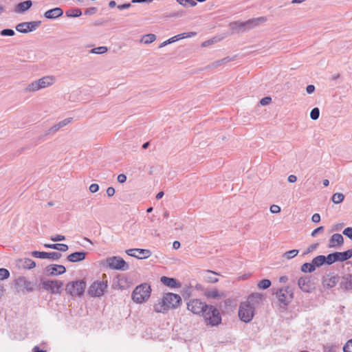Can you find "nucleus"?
I'll list each match as a JSON object with an SVG mask.
<instances>
[{"label": "nucleus", "mask_w": 352, "mask_h": 352, "mask_svg": "<svg viewBox=\"0 0 352 352\" xmlns=\"http://www.w3.org/2000/svg\"><path fill=\"white\" fill-rule=\"evenodd\" d=\"M86 287V283L82 280H76L67 284L65 290L72 296H80L83 294Z\"/></svg>", "instance_id": "7"}, {"label": "nucleus", "mask_w": 352, "mask_h": 352, "mask_svg": "<svg viewBox=\"0 0 352 352\" xmlns=\"http://www.w3.org/2000/svg\"><path fill=\"white\" fill-rule=\"evenodd\" d=\"M344 199V195L341 192L334 193L331 197V200L335 204H340L343 201Z\"/></svg>", "instance_id": "35"}, {"label": "nucleus", "mask_w": 352, "mask_h": 352, "mask_svg": "<svg viewBox=\"0 0 352 352\" xmlns=\"http://www.w3.org/2000/svg\"><path fill=\"white\" fill-rule=\"evenodd\" d=\"M217 275L218 274L213 271L207 270L204 275V279L207 283H216L219 281V279L216 277Z\"/></svg>", "instance_id": "26"}, {"label": "nucleus", "mask_w": 352, "mask_h": 352, "mask_svg": "<svg viewBox=\"0 0 352 352\" xmlns=\"http://www.w3.org/2000/svg\"><path fill=\"white\" fill-rule=\"evenodd\" d=\"M87 252L84 251L75 252L67 256V260L72 263H76L84 261L86 258Z\"/></svg>", "instance_id": "20"}, {"label": "nucleus", "mask_w": 352, "mask_h": 352, "mask_svg": "<svg viewBox=\"0 0 352 352\" xmlns=\"http://www.w3.org/2000/svg\"><path fill=\"white\" fill-rule=\"evenodd\" d=\"M184 35V38H189V37H192V36H194L197 34V33L195 32H184V33H182Z\"/></svg>", "instance_id": "61"}, {"label": "nucleus", "mask_w": 352, "mask_h": 352, "mask_svg": "<svg viewBox=\"0 0 352 352\" xmlns=\"http://www.w3.org/2000/svg\"><path fill=\"white\" fill-rule=\"evenodd\" d=\"M97 10H98L97 8L95 7L89 8L85 10V14L92 15V14H96Z\"/></svg>", "instance_id": "50"}, {"label": "nucleus", "mask_w": 352, "mask_h": 352, "mask_svg": "<svg viewBox=\"0 0 352 352\" xmlns=\"http://www.w3.org/2000/svg\"><path fill=\"white\" fill-rule=\"evenodd\" d=\"M206 296L208 297H210V298H212L214 299H218V298H220L224 296V294L222 293L221 294H220L217 289H214V290L208 292L206 293Z\"/></svg>", "instance_id": "41"}, {"label": "nucleus", "mask_w": 352, "mask_h": 352, "mask_svg": "<svg viewBox=\"0 0 352 352\" xmlns=\"http://www.w3.org/2000/svg\"><path fill=\"white\" fill-rule=\"evenodd\" d=\"M45 272L48 276H58L64 274L66 268L62 265L52 264L45 267Z\"/></svg>", "instance_id": "16"}, {"label": "nucleus", "mask_w": 352, "mask_h": 352, "mask_svg": "<svg viewBox=\"0 0 352 352\" xmlns=\"http://www.w3.org/2000/svg\"><path fill=\"white\" fill-rule=\"evenodd\" d=\"M324 230V226H320L315 229L311 234V236L315 237L318 233L323 232Z\"/></svg>", "instance_id": "48"}, {"label": "nucleus", "mask_w": 352, "mask_h": 352, "mask_svg": "<svg viewBox=\"0 0 352 352\" xmlns=\"http://www.w3.org/2000/svg\"><path fill=\"white\" fill-rule=\"evenodd\" d=\"M336 256V262H343L352 257V249L344 252H335Z\"/></svg>", "instance_id": "24"}, {"label": "nucleus", "mask_w": 352, "mask_h": 352, "mask_svg": "<svg viewBox=\"0 0 352 352\" xmlns=\"http://www.w3.org/2000/svg\"><path fill=\"white\" fill-rule=\"evenodd\" d=\"M115 194V189L113 187H109L107 189V195L108 197H112Z\"/></svg>", "instance_id": "60"}, {"label": "nucleus", "mask_w": 352, "mask_h": 352, "mask_svg": "<svg viewBox=\"0 0 352 352\" xmlns=\"http://www.w3.org/2000/svg\"><path fill=\"white\" fill-rule=\"evenodd\" d=\"M343 234L352 240V228L347 227L343 230Z\"/></svg>", "instance_id": "47"}, {"label": "nucleus", "mask_w": 352, "mask_h": 352, "mask_svg": "<svg viewBox=\"0 0 352 352\" xmlns=\"http://www.w3.org/2000/svg\"><path fill=\"white\" fill-rule=\"evenodd\" d=\"M63 14V10L58 7L50 9L44 13V16L48 19H54Z\"/></svg>", "instance_id": "22"}, {"label": "nucleus", "mask_w": 352, "mask_h": 352, "mask_svg": "<svg viewBox=\"0 0 352 352\" xmlns=\"http://www.w3.org/2000/svg\"><path fill=\"white\" fill-rule=\"evenodd\" d=\"M280 208L277 206V205H272L270 206V212L273 214H276V213H278L280 212Z\"/></svg>", "instance_id": "52"}, {"label": "nucleus", "mask_w": 352, "mask_h": 352, "mask_svg": "<svg viewBox=\"0 0 352 352\" xmlns=\"http://www.w3.org/2000/svg\"><path fill=\"white\" fill-rule=\"evenodd\" d=\"M266 18L261 16L251 19L245 22L234 21L230 24V27L234 32H245L259 25L261 23L266 21Z\"/></svg>", "instance_id": "3"}, {"label": "nucleus", "mask_w": 352, "mask_h": 352, "mask_svg": "<svg viewBox=\"0 0 352 352\" xmlns=\"http://www.w3.org/2000/svg\"><path fill=\"white\" fill-rule=\"evenodd\" d=\"M320 116V110L318 107H315L314 109H312V110L311 111V113H310V118L313 120H316L318 119Z\"/></svg>", "instance_id": "43"}, {"label": "nucleus", "mask_w": 352, "mask_h": 352, "mask_svg": "<svg viewBox=\"0 0 352 352\" xmlns=\"http://www.w3.org/2000/svg\"><path fill=\"white\" fill-rule=\"evenodd\" d=\"M298 285L303 292L311 293L314 289L311 277L308 276L300 277L298 280Z\"/></svg>", "instance_id": "13"}, {"label": "nucleus", "mask_w": 352, "mask_h": 352, "mask_svg": "<svg viewBox=\"0 0 352 352\" xmlns=\"http://www.w3.org/2000/svg\"><path fill=\"white\" fill-rule=\"evenodd\" d=\"M160 281L165 285L175 288L180 286V284L176 280L175 278L163 276L160 278Z\"/></svg>", "instance_id": "25"}, {"label": "nucleus", "mask_w": 352, "mask_h": 352, "mask_svg": "<svg viewBox=\"0 0 352 352\" xmlns=\"http://www.w3.org/2000/svg\"><path fill=\"white\" fill-rule=\"evenodd\" d=\"M41 24V21L23 22L16 26V30L19 32L27 34L36 30Z\"/></svg>", "instance_id": "11"}, {"label": "nucleus", "mask_w": 352, "mask_h": 352, "mask_svg": "<svg viewBox=\"0 0 352 352\" xmlns=\"http://www.w3.org/2000/svg\"><path fill=\"white\" fill-rule=\"evenodd\" d=\"M156 39V36L154 34H148L143 36L140 40V41L144 44H150L155 41Z\"/></svg>", "instance_id": "32"}, {"label": "nucleus", "mask_w": 352, "mask_h": 352, "mask_svg": "<svg viewBox=\"0 0 352 352\" xmlns=\"http://www.w3.org/2000/svg\"><path fill=\"white\" fill-rule=\"evenodd\" d=\"M344 352H352V339L347 341L343 347Z\"/></svg>", "instance_id": "46"}, {"label": "nucleus", "mask_w": 352, "mask_h": 352, "mask_svg": "<svg viewBox=\"0 0 352 352\" xmlns=\"http://www.w3.org/2000/svg\"><path fill=\"white\" fill-rule=\"evenodd\" d=\"M231 60H232L231 58L226 57V58H224L223 59H221V60H217V61L212 63V67H217L221 66V65H222L223 64H226V63H228V62H230Z\"/></svg>", "instance_id": "42"}, {"label": "nucleus", "mask_w": 352, "mask_h": 352, "mask_svg": "<svg viewBox=\"0 0 352 352\" xmlns=\"http://www.w3.org/2000/svg\"><path fill=\"white\" fill-rule=\"evenodd\" d=\"M326 264L328 265H332L336 262V252L329 254L327 256H324Z\"/></svg>", "instance_id": "38"}, {"label": "nucleus", "mask_w": 352, "mask_h": 352, "mask_svg": "<svg viewBox=\"0 0 352 352\" xmlns=\"http://www.w3.org/2000/svg\"><path fill=\"white\" fill-rule=\"evenodd\" d=\"M118 182L120 184H123L126 182V176L124 175V174H120L118 175Z\"/></svg>", "instance_id": "54"}, {"label": "nucleus", "mask_w": 352, "mask_h": 352, "mask_svg": "<svg viewBox=\"0 0 352 352\" xmlns=\"http://www.w3.org/2000/svg\"><path fill=\"white\" fill-rule=\"evenodd\" d=\"M316 270L313 261L311 263H305L301 266V271L305 273H311Z\"/></svg>", "instance_id": "30"}, {"label": "nucleus", "mask_w": 352, "mask_h": 352, "mask_svg": "<svg viewBox=\"0 0 352 352\" xmlns=\"http://www.w3.org/2000/svg\"><path fill=\"white\" fill-rule=\"evenodd\" d=\"M32 6V2L31 0H27L23 2H21L16 6V12H24L28 10L31 6Z\"/></svg>", "instance_id": "28"}, {"label": "nucleus", "mask_w": 352, "mask_h": 352, "mask_svg": "<svg viewBox=\"0 0 352 352\" xmlns=\"http://www.w3.org/2000/svg\"><path fill=\"white\" fill-rule=\"evenodd\" d=\"M184 35V34H177L176 36H173L171 38H173L174 39V42H175V41H178V40L184 38H183Z\"/></svg>", "instance_id": "63"}, {"label": "nucleus", "mask_w": 352, "mask_h": 352, "mask_svg": "<svg viewBox=\"0 0 352 352\" xmlns=\"http://www.w3.org/2000/svg\"><path fill=\"white\" fill-rule=\"evenodd\" d=\"M344 243V238L340 234H333L329 241L328 247L331 248H336V246L342 245Z\"/></svg>", "instance_id": "21"}, {"label": "nucleus", "mask_w": 352, "mask_h": 352, "mask_svg": "<svg viewBox=\"0 0 352 352\" xmlns=\"http://www.w3.org/2000/svg\"><path fill=\"white\" fill-rule=\"evenodd\" d=\"M46 248L56 250L60 252H66L68 250V245L63 243L45 244Z\"/></svg>", "instance_id": "29"}, {"label": "nucleus", "mask_w": 352, "mask_h": 352, "mask_svg": "<svg viewBox=\"0 0 352 352\" xmlns=\"http://www.w3.org/2000/svg\"><path fill=\"white\" fill-rule=\"evenodd\" d=\"M0 34L1 36H14L15 34V32L12 29H3V30H2L1 31Z\"/></svg>", "instance_id": "45"}, {"label": "nucleus", "mask_w": 352, "mask_h": 352, "mask_svg": "<svg viewBox=\"0 0 352 352\" xmlns=\"http://www.w3.org/2000/svg\"><path fill=\"white\" fill-rule=\"evenodd\" d=\"M174 43V39H173V38H170L169 39H168V40H166V41H164L163 43H162L160 45L159 47H160V48L166 46V45H168V44H170V43Z\"/></svg>", "instance_id": "57"}, {"label": "nucleus", "mask_w": 352, "mask_h": 352, "mask_svg": "<svg viewBox=\"0 0 352 352\" xmlns=\"http://www.w3.org/2000/svg\"><path fill=\"white\" fill-rule=\"evenodd\" d=\"M189 311L195 314L202 315L210 326H217L221 322V316L217 308L208 305L199 299H192L187 305Z\"/></svg>", "instance_id": "1"}, {"label": "nucleus", "mask_w": 352, "mask_h": 352, "mask_svg": "<svg viewBox=\"0 0 352 352\" xmlns=\"http://www.w3.org/2000/svg\"><path fill=\"white\" fill-rule=\"evenodd\" d=\"M318 247V244L316 243V244H312L308 248L307 250H306V252L304 253V254H309V252H312L313 250H314L315 249H316Z\"/></svg>", "instance_id": "56"}, {"label": "nucleus", "mask_w": 352, "mask_h": 352, "mask_svg": "<svg viewBox=\"0 0 352 352\" xmlns=\"http://www.w3.org/2000/svg\"><path fill=\"white\" fill-rule=\"evenodd\" d=\"M263 300V295L259 293H254L250 295L246 301L244 302L248 303L251 307L255 309L258 307Z\"/></svg>", "instance_id": "18"}, {"label": "nucleus", "mask_w": 352, "mask_h": 352, "mask_svg": "<svg viewBox=\"0 0 352 352\" xmlns=\"http://www.w3.org/2000/svg\"><path fill=\"white\" fill-rule=\"evenodd\" d=\"M72 118H66V119L59 122L58 123L56 124L55 125H54L49 129V133H56L60 128H62V127L66 126L67 124H68L69 123H70L72 121Z\"/></svg>", "instance_id": "27"}, {"label": "nucleus", "mask_w": 352, "mask_h": 352, "mask_svg": "<svg viewBox=\"0 0 352 352\" xmlns=\"http://www.w3.org/2000/svg\"><path fill=\"white\" fill-rule=\"evenodd\" d=\"M32 352H46V351L41 349L38 346H35L32 349Z\"/></svg>", "instance_id": "64"}, {"label": "nucleus", "mask_w": 352, "mask_h": 352, "mask_svg": "<svg viewBox=\"0 0 352 352\" xmlns=\"http://www.w3.org/2000/svg\"><path fill=\"white\" fill-rule=\"evenodd\" d=\"M108 51V48L106 46H100L91 50V54H103Z\"/></svg>", "instance_id": "37"}, {"label": "nucleus", "mask_w": 352, "mask_h": 352, "mask_svg": "<svg viewBox=\"0 0 352 352\" xmlns=\"http://www.w3.org/2000/svg\"><path fill=\"white\" fill-rule=\"evenodd\" d=\"M10 276L9 271L6 268H0V280H5Z\"/></svg>", "instance_id": "44"}, {"label": "nucleus", "mask_w": 352, "mask_h": 352, "mask_svg": "<svg viewBox=\"0 0 352 352\" xmlns=\"http://www.w3.org/2000/svg\"><path fill=\"white\" fill-rule=\"evenodd\" d=\"M50 239L52 241H54V242H56V241H64L65 239V237L63 235L57 234L56 236H51Z\"/></svg>", "instance_id": "49"}, {"label": "nucleus", "mask_w": 352, "mask_h": 352, "mask_svg": "<svg viewBox=\"0 0 352 352\" xmlns=\"http://www.w3.org/2000/svg\"><path fill=\"white\" fill-rule=\"evenodd\" d=\"M54 82L55 78L53 76H46L29 84L25 88V91L28 92L37 91L52 85Z\"/></svg>", "instance_id": "5"}, {"label": "nucleus", "mask_w": 352, "mask_h": 352, "mask_svg": "<svg viewBox=\"0 0 352 352\" xmlns=\"http://www.w3.org/2000/svg\"><path fill=\"white\" fill-rule=\"evenodd\" d=\"M315 91V87L313 85H309L306 87V91L307 94H311Z\"/></svg>", "instance_id": "59"}, {"label": "nucleus", "mask_w": 352, "mask_h": 352, "mask_svg": "<svg viewBox=\"0 0 352 352\" xmlns=\"http://www.w3.org/2000/svg\"><path fill=\"white\" fill-rule=\"evenodd\" d=\"M107 280L94 281L88 289V294L93 297H100L107 288Z\"/></svg>", "instance_id": "9"}, {"label": "nucleus", "mask_w": 352, "mask_h": 352, "mask_svg": "<svg viewBox=\"0 0 352 352\" xmlns=\"http://www.w3.org/2000/svg\"><path fill=\"white\" fill-rule=\"evenodd\" d=\"M181 301L182 298L179 294L167 293L163 296L161 301L155 304L154 310L157 313H164L170 308L177 307Z\"/></svg>", "instance_id": "2"}, {"label": "nucleus", "mask_w": 352, "mask_h": 352, "mask_svg": "<svg viewBox=\"0 0 352 352\" xmlns=\"http://www.w3.org/2000/svg\"><path fill=\"white\" fill-rule=\"evenodd\" d=\"M298 250H292L287 251L283 254V258H285L287 259L293 258L298 255Z\"/></svg>", "instance_id": "39"}, {"label": "nucleus", "mask_w": 352, "mask_h": 352, "mask_svg": "<svg viewBox=\"0 0 352 352\" xmlns=\"http://www.w3.org/2000/svg\"><path fill=\"white\" fill-rule=\"evenodd\" d=\"M176 1L184 7H195L197 6V2L194 0H176Z\"/></svg>", "instance_id": "36"}, {"label": "nucleus", "mask_w": 352, "mask_h": 352, "mask_svg": "<svg viewBox=\"0 0 352 352\" xmlns=\"http://www.w3.org/2000/svg\"><path fill=\"white\" fill-rule=\"evenodd\" d=\"M340 287L346 290L352 289V274L342 276L340 283Z\"/></svg>", "instance_id": "23"}, {"label": "nucleus", "mask_w": 352, "mask_h": 352, "mask_svg": "<svg viewBox=\"0 0 352 352\" xmlns=\"http://www.w3.org/2000/svg\"><path fill=\"white\" fill-rule=\"evenodd\" d=\"M315 267H320L324 264H326L325 258L324 255H319L316 256L312 260Z\"/></svg>", "instance_id": "31"}, {"label": "nucleus", "mask_w": 352, "mask_h": 352, "mask_svg": "<svg viewBox=\"0 0 352 352\" xmlns=\"http://www.w3.org/2000/svg\"><path fill=\"white\" fill-rule=\"evenodd\" d=\"M271 284L269 279H263L258 283V287L261 289H266L271 286Z\"/></svg>", "instance_id": "40"}, {"label": "nucleus", "mask_w": 352, "mask_h": 352, "mask_svg": "<svg viewBox=\"0 0 352 352\" xmlns=\"http://www.w3.org/2000/svg\"><path fill=\"white\" fill-rule=\"evenodd\" d=\"M82 14L81 10L79 8L70 9L66 12V15L68 17H78Z\"/></svg>", "instance_id": "34"}, {"label": "nucleus", "mask_w": 352, "mask_h": 352, "mask_svg": "<svg viewBox=\"0 0 352 352\" xmlns=\"http://www.w3.org/2000/svg\"><path fill=\"white\" fill-rule=\"evenodd\" d=\"M151 288L147 283H142L134 289L132 292V300L136 303H142L151 296Z\"/></svg>", "instance_id": "4"}, {"label": "nucleus", "mask_w": 352, "mask_h": 352, "mask_svg": "<svg viewBox=\"0 0 352 352\" xmlns=\"http://www.w3.org/2000/svg\"><path fill=\"white\" fill-rule=\"evenodd\" d=\"M311 221L314 223H318L320 221V215L318 213H315L311 217Z\"/></svg>", "instance_id": "55"}, {"label": "nucleus", "mask_w": 352, "mask_h": 352, "mask_svg": "<svg viewBox=\"0 0 352 352\" xmlns=\"http://www.w3.org/2000/svg\"><path fill=\"white\" fill-rule=\"evenodd\" d=\"M103 265L111 270L126 271L129 269V264L120 256H111L107 258Z\"/></svg>", "instance_id": "6"}, {"label": "nucleus", "mask_w": 352, "mask_h": 352, "mask_svg": "<svg viewBox=\"0 0 352 352\" xmlns=\"http://www.w3.org/2000/svg\"><path fill=\"white\" fill-rule=\"evenodd\" d=\"M293 295L292 289L288 286L280 288L276 292L278 301L285 305H287L292 301Z\"/></svg>", "instance_id": "10"}, {"label": "nucleus", "mask_w": 352, "mask_h": 352, "mask_svg": "<svg viewBox=\"0 0 352 352\" xmlns=\"http://www.w3.org/2000/svg\"><path fill=\"white\" fill-rule=\"evenodd\" d=\"M126 253L129 256L135 257L138 259L147 258L151 255V252L149 250L140 248L127 250Z\"/></svg>", "instance_id": "14"}, {"label": "nucleus", "mask_w": 352, "mask_h": 352, "mask_svg": "<svg viewBox=\"0 0 352 352\" xmlns=\"http://www.w3.org/2000/svg\"><path fill=\"white\" fill-rule=\"evenodd\" d=\"M287 180L289 183H294L295 182H296L297 180V177L296 176L294 175H290L288 178H287Z\"/></svg>", "instance_id": "62"}, {"label": "nucleus", "mask_w": 352, "mask_h": 352, "mask_svg": "<svg viewBox=\"0 0 352 352\" xmlns=\"http://www.w3.org/2000/svg\"><path fill=\"white\" fill-rule=\"evenodd\" d=\"M272 102V98L270 97H264L260 100V103L262 105H267Z\"/></svg>", "instance_id": "51"}, {"label": "nucleus", "mask_w": 352, "mask_h": 352, "mask_svg": "<svg viewBox=\"0 0 352 352\" xmlns=\"http://www.w3.org/2000/svg\"><path fill=\"white\" fill-rule=\"evenodd\" d=\"M16 267L18 269L30 270L36 266V263L31 258H19L15 261Z\"/></svg>", "instance_id": "17"}, {"label": "nucleus", "mask_w": 352, "mask_h": 352, "mask_svg": "<svg viewBox=\"0 0 352 352\" xmlns=\"http://www.w3.org/2000/svg\"><path fill=\"white\" fill-rule=\"evenodd\" d=\"M338 280H339V277L338 276H332L329 279H328L327 280H325L324 281V285L327 287V288H331V287H334L336 283L338 282Z\"/></svg>", "instance_id": "33"}, {"label": "nucleus", "mask_w": 352, "mask_h": 352, "mask_svg": "<svg viewBox=\"0 0 352 352\" xmlns=\"http://www.w3.org/2000/svg\"><path fill=\"white\" fill-rule=\"evenodd\" d=\"M89 190L92 193H95L98 191L99 186L97 184H92L89 186Z\"/></svg>", "instance_id": "53"}, {"label": "nucleus", "mask_w": 352, "mask_h": 352, "mask_svg": "<svg viewBox=\"0 0 352 352\" xmlns=\"http://www.w3.org/2000/svg\"><path fill=\"white\" fill-rule=\"evenodd\" d=\"M63 285L60 280H45L42 282V287L52 294H60Z\"/></svg>", "instance_id": "12"}, {"label": "nucleus", "mask_w": 352, "mask_h": 352, "mask_svg": "<svg viewBox=\"0 0 352 352\" xmlns=\"http://www.w3.org/2000/svg\"><path fill=\"white\" fill-rule=\"evenodd\" d=\"M16 285L18 287H23L28 292L34 290V284L31 281L27 280L24 276H19L16 280Z\"/></svg>", "instance_id": "19"}, {"label": "nucleus", "mask_w": 352, "mask_h": 352, "mask_svg": "<svg viewBox=\"0 0 352 352\" xmlns=\"http://www.w3.org/2000/svg\"><path fill=\"white\" fill-rule=\"evenodd\" d=\"M131 6V3H124V4L119 5L118 6V8L119 10H125V9L129 8Z\"/></svg>", "instance_id": "58"}, {"label": "nucleus", "mask_w": 352, "mask_h": 352, "mask_svg": "<svg viewBox=\"0 0 352 352\" xmlns=\"http://www.w3.org/2000/svg\"><path fill=\"white\" fill-rule=\"evenodd\" d=\"M32 255L35 258H42V259L50 258L53 261H58L62 256V254L57 252H46L33 251L32 252Z\"/></svg>", "instance_id": "15"}, {"label": "nucleus", "mask_w": 352, "mask_h": 352, "mask_svg": "<svg viewBox=\"0 0 352 352\" xmlns=\"http://www.w3.org/2000/svg\"><path fill=\"white\" fill-rule=\"evenodd\" d=\"M255 309L251 307L248 303L241 302L239 309V317L240 320L245 323L250 322L254 316Z\"/></svg>", "instance_id": "8"}]
</instances>
